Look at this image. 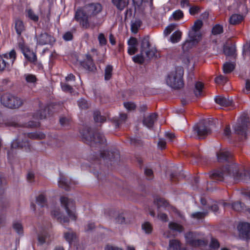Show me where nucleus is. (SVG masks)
Returning <instances> with one entry per match:
<instances>
[{"label": "nucleus", "instance_id": "6", "mask_svg": "<svg viewBox=\"0 0 250 250\" xmlns=\"http://www.w3.org/2000/svg\"><path fill=\"white\" fill-rule=\"evenodd\" d=\"M62 206L65 208L68 216L73 220H75L77 216L75 212V202L72 199L62 196L60 199Z\"/></svg>", "mask_w": 250, "mask_h": 250}, {"label": "nucleus", "instance_id": "24", "mask_svg": "<svg viewBox=\"0 0 250 250\" xmlns=\"http://www.w3.org/2000/svg\"><path fill=\"white\" fill-rule=\"evenodd\" d=\"M64 237L69 244L75 241L77 239V234L72 230L69 229L68 231L64 233Z\"/></svg>", "mask_w": 250, "mask_h": 250}, {"label": "nucleus", "instance_id": "18", "mask_svg": "<svg viewBox=\"0 0 250 250\" xmlns=\"http://www.w3.org/2000/svg\"><path fill=\"white\" fill-rule=\"evenodd\" d=\"M157 119V114L155 113H151L148 116L144 117L143 121V124L148 128H152Z\"/></svg>", "mask_w": 250, "mask_h": 250}, {"label": "nucleus", "instance_id": "35", "mask_svg": "<svg viewBox=\"0 0 250 250\" xmlns=\"http://www.w3.org/2000/svg\"><path fill=\"white\" fill-rule=\"evenodd\" d=\"M169 228L173 230L177 231L179 232L183 230V227L180 224L174 222H170L168 225Z\"/></svg>", "mask_w": 250, "mask_h": 250}, {"label": "nucleus", "instance_id": "9", "mask_svg": "<svg viewBox=\"0 0 250 250\" xmlns=\"http://www.w3.org/2000/svg\"><path fill=\"white\" fill-rule=\"evenodd\" d=\"M193 129L199 139H204L211 132V129L209 125L203 123H200L195 125Z\"/></svg>", "mask_w": 250, "mask_h": 250}, {"label": "nucleus", "instance_id": "8", "mask_svg": "<svg viewBox=\"0 0 250 250\" xmlns=\"http://www.w3.org/2000/svg\"><path fill=\"white\" fill-rule=\"evenodd\" d=\"M188 36L189 40L186 41L183 45V49L184 50H188L190 46L197 43L201 39L202 34L201 31L191 30L189 31Z\"/></svg>", "mask_w": 250, "mask_h": 250}, {"label": "nucleus", "instance_id": "62", "mask_svg": "<svg viewBox=\"0 0 250 250\" xmlns=\"http://www.w3.org/2000/svg\"><path fill=\"white\" fill-rule=\"evenodd\" d=\"M60 123L62 126H65L69 124L70 120L65 117H61L60 119Z\"/></svg>", "mask_w": 250, "mask_h": 250}, {"label": "nucleus", "instance_id": "1", "mask_svg": "<svg viewBox=\"0 0 250 250\" xmlns=\"http://www.w3.org/2000/svg\"><path fill=\"white\" fill-rule=\"evenodd\" d=\"M231 153L226 149L220 150L217 153L218 161L220 163L228 162L229 164L220 169L215 170L210 175V178L214 180L222 181L225 177H230L236 183L240 181L247 182L250 179L249 171L242 169L241 167L232 160Z\"/></svg>", "mask_w": 250, "mask_h": 250}, {"label": "nucleus", "instance_id": "13", "mask_svg": "<svg viewBox=\"0 0 250 250\" xmlns=\"http://www.w3.org/2000/svg\"><path fill=\"white\" fill-rule=\"evenodd\" d=\"M102 9L103 7L99 3H90L85 6V10L89 18L96 16L102 11Z\"/></svg>", "mask_w": 250, "mask_h": 250}, {"label": "nucleus", "instance_id": "30", "mask_svg": "<svg viewBox=\"0 0 250 250\" xmlns=\"http://www.w3.org/2000/svg\"><path fill=\"white\" fill-rule=\"evenodd\" d=\"M150 47V44L149 42V39L148 37L144 38L141 43V52L142 54H144V52L146 51V50L149 48Z\"/></svg>", "mask_w": 250, "mask_h": 250}, {"label": "nucleus", "instance_id": "49", "mask_svg": "<svg viewBox=\"0 0 250 250\" xmlns=\"http://www.w3.org/2000/svg\"><path fill=\"white\" fill-rule=\"evenodd\" d=\"M203 22L201 20H197L194 23L191 30L197 31H200V29L203 26Z\"/></svg>", "mask_w": 250, "mask_h": 250}, {"label": "nucleus", "instance_id": "31", "mask_svg": "<svg viewBox=\"0 0 250 250\" xmlns=\"http://www.w3.org/2000/svg\"><path fill=\"white\" fill-rule=\"evenodd\" d=\"M113 66L111 65H107L104 70V79L106 81L110 80L112 76Z\"/></svg>", "mask_w": 250, "mask_h": 250}, {"label": "nucleus", "instance_id": "5", "mask_svg": "<svg viewBox=\"0 0 250 250\" xmlns=\"http://www.w3.org/2000/svg\"><path fill=\"white\" fill-rule=\"evenodd\" d=\"M1 103L6 107L17 108L22 105L23 101L19 97L9 93H6L1 96Z\"/></svg>", "mask_w": 250, "mask_h": 250}, {"label": "nucleus", "instance_id": "60", "mask_svg": "<svg viewBox=\"0 0 250 250\" xmlns=\"http://www.w3.org/2000/svg\"><path fill=\"white\" fill-rule=\"evenodd\" d=\"M13 228L18 233H21L22 231V227L21 224L15 223L13 224Z\"/></svg>", "mask_w": 250, "mask_h": 250}, {"label": "nucleus", "instance_id": "2", "mask_svg": "<svg viewBox=\"0 0 250 250\" xmlns=\"http://www.w3.org/2000/svg\"><path fill=\"white\" fill-rule=\"evenodd\" d=\"M83 138L87 143L90 146L101 145H106V141L104 136L99 132L96 131L90 128H87L83 134Z\"/></svg>", "mask_w": 250, "mask_h": 250}, {"label": "nucleus", "instance_id": "63", "mask_svg": "<svg viewBox=\"0 0 250 250\" xmlns=\"http://www.w3.org/2000/svg\"><path fill=\"white\" fill-rule=\"evenodd\" d=\"M200 11L199 7L197 6H194L190 7L189 8V13L191 15H195L198 13Z\"/></svg>", "mask_w": 250, "mask_h": 250}, {"label": "nucleus", "instance_id": "50", "mask_svg": "<svg viewBox=\"0 0 250 250\" xmlns=\"http://www.w3.org/2000/svg\"><path fill=\"white\" fill-rule=\"evenodd\" d=\"M48 236V233L47 232H43L40 234L38 236V241L41 243H45L46 238Z\"/></svg>", "mask_w": 250, "mask_h": 250}, {"label": "nucleus", "instance_id": "43", "mask_svg": "<svg viewBox=\"0 0 250 250\" xmlns=\"http://www.w3.org/2000/svg\"><path fill=\"white\" fill-rule=\"evenodd\" d=\"M211 32L214 35L220 34L223 32V26L220 24H216L212 28Z\"/></svg>", "mask_w": 250, "mask_h": 250}, {"label": "nucleus", "instance_id": "59", "mask_svg": "<svg viewBox=\"0 0 250 250\" xmlns=\"http://www.w3.org/2000/svg\"><path fill=\"white\" fill-rule=\"evenodd\" d=\"M98 40L100 44L102 45H105L107 42L106 40L103 33H100L99 35Z\"/></svg>", "mask_w": 250, "mask_h": 250}, {"label": "nucleus", "instance_id": "27", "mask_svg": "<svg viewBox=\"0 0 250 250\" xmlns=\"http://www.w3.org/2000/svg\"><path fill=\"white\" fill-rule=\"evenodd\" d=\"M243 16L240 14H235L229 18V23L231 24L235 25L239 24L243 20Z\"/></svg>", "mask_w": 250, "mask_h": 250}, {"label": "nucleus", "instance_id": "41", "mask_svg": "<svg viewBox=\"0 0 250 250\" xmlns=\"http://www.w3.org/2000/svg\"><path fill=\"white\" fill-rule=\"evenodd\" d=\"M208 208L213 212H218L219 207L217 202L216 201H211L210 203L208 204Z\"/></svg>", "mask_w": 250, "mask_h": 250}, {"label": "nucleus", "instance_id": "38", "mask_svg": "<svg viewBox=\"0 0 250 250\" xmlns=\"http://www.w3.org/2000/svg\"><path fill=\"white\" fill-rule=\"evenodd\" d=\"M36 202L40 207H44L46 205V198L43 194H40L37 197Z\"/></svg>", "mask_w": 250, "mask_h": 250}, {"label": "nucleus", "instance_id": "61", "mask_svg": "<svg viewBox=\"0 0 250 250\" xmlns=\"http://www.w3.org/2000/svg\"><path fill=\"white\" fill-rule=\"evenodd\" d=\"M34 116H35V118L37 119H44L46 117L45 110H41L39 112L37 113Z\"/></svg>", "mask_w": 250, "mask_h": 250}, {"label": "nucleus", "instance_id": "10", "mask_svg": "<svg viewBox=\"0 0 250 250\" xmlns=\"http://www.w3.org/2000/svg\"><path fill=\"white\" fill-rule=\"evenodd\" d=\"M154 204L157 207L158 218L162 221L167 222L168 217L166 213H163L162 211L168 206V202L164 199L158 198L155 200Z\"/></svg>", "mask_w": 250, "mask_h": 250}, {"label": "nucleus", "instance_id": "47", "mask_svg": "<svg viewBox=\"0 0 250 250\" xmlns=\"http://www.w3.org/2000/svg\"><path fill=\"white\" fill-rule=\"evenodd\" d=\"M127 118V115L126 114L122 113L120 115V117L116 121V126L119 127L121 124L124 123Z\"/></svg>", "mask_w": 250, "mask_h": 250}, {"label": "nucleus", "instance_id": "3", "mask_svg": "<svg viewBox=\"0 0 250 250\" xmlns=\"http://www.w3.org/2000/svg\"><path fill=\"white\" fill-rule=\"evenodd\" d=\"M43 134L38 133H28L24 134L22 136H19L16 140L14 141L11 144V150L16 148H24L26 150H29L30 145L28 138L40 139H42L44 138Z\"/></svg>", "mask_w": 250, "mask_h": 250}, {"label": "nucleus", "instance_id": "53", "mask_svg": "<svg viewBox=\"0 0 250 250\" xmlns=\"http://www.w3.org/2000/svg\"><path fill=\"white\" fill-rule=\"evenodd\" d=\"M173 17L175 20H178L183 17L184 14L183 12L180 10H178L173 13Z\"/></svg>", "mask_w": 250, "mask_h": 250}, {"label": "nucleus", "instance_id": "36", "mask_svg": "<svg viewBox=\"0 0 250 250\" xmlns=\"http://www.w3.org/2000/svg\"><path fill=\"white\" fill-rule=\"evenodd\" d=\"M142 229L147 234H150L152 232L153 227L150 223L146 222L142 225Z\"/></svg>", "mask_w": 250, "mask_h": 250}, {"label": "nucleus", "instance_id": "34", "mask_svg": "<svg viewBox=\"0 0 250 250\" xmlns=\"http://www.w3.org/2000/svg\"><path fill=\"white\" fill-rule=\"evenodd\" d=\"M156 53V50L155 48H148L146 50V51L144 52V54L145 58L147 59H150L153 58Z\"/></svg>", "mask_w": 250, "mask_h": 250}, {"label": "nucleus", "instance_id": "54", "mask_svg": "<svg viewBox=\"0 0 250 250\" xmlns=\"http://www.w3.org/2000/svg\"><path fill=\"white\" fill-rule=\"evenodd\" d=\"M52 214L59 219L61 223H67L69 222V219L67 217L63 216V217H62L60 216L59 212H52Z\"/></svg>", "mask_w": 250, "mask_h": 250}, {"label": "nucleus", "instance_id": "42", "mask_svg": "<svg viewBox=\"0 0 250 250\" xmlns=\"http://www.w3.org/2000/svg\"><path fill=\"white\" fill-rule=\"evenodd\" d=\"M27 14L28 17L33 21L37 22L39 21V16L32 9H28Z\"/></svg>", "mask_w": 250, "mask_h": 250}, {"label": "nucleus", "instance_id": "15", "mask_svg": "<svg viewBox=\"0 0 250 250\" xmlns=\"http://www.w3.org/2000/svg\"><path fill=\"white\" fill-rule=\"evenodd\" d=\"M12 59L11 62L13 63L16 58V53L14 50H11L9 54H4L3 56L0 55V71H3L8 65V63L4 59L8 58Z\"/></svg>", "mask_w": 250, "mask_h": 250}, {"label": "nucleus", "instance_id": "48", "mask_svg": "<svg viewBox=\"0 0 250 250\" xmlns=\"http://www.w3.org/2000/svg\"><path fill=\"white\" fill-rule=\"evenodd\" d=\"M79 107L83 109H86L89 107V104L88 102L84 99H80L78 102Z\"/></svg>", "mask_w": 250, "mask_h": 250}, {"label": "nucleus", "instance_id": "44", "mask_svg": "<svg viewBox=\"0 0 250 250\" xmlns=\"http://www.w3.org/2000/svg\"><path fill=\"white\" fill-rule=\"evenodd\" d=\"M91 52L93 53V56H100L97 59V62L100 63H104V54H99L97 50L95 49H92Z\"/></svg>", "mask_w": 250, "mask_h": 250}, {"label": "nucleus", "instance_id": "7", "mask_svg": "<svg viewBox=\"0 0 250 250\" xmlns=\"http://www.w3.org/2000/svg\"><path fill=\"white\" fill-rule=\"evenodd\" d=\"M249 123V119L246 116H241L238 120V122L233 126L234 131L236 133L241 135L246 138L247 128L248 124Z\"/></svg>", "mask_w": 250, "mask_h": 250}, {"label": "nucleus", "instance_id": "4", "mask_svg": "<svg viewBox=\"0 0 250 250\" xmlns=\"http://www.w3.org/2000/svg\"><path fill=\"white\" fill-rule=\"evenodd\" d=\"M184 70L182 67H177L171 72L166 79L167 84L173 89H180L184 85L183 76Z\"/></svg>", "mask_w": 250, "mask_h": 250}, {"label": "nucleus", "instance_id": "11", "mask_svg": "<svg viewBox=\"0 0 250 250\" xmlns=\"http://www.w3.org/2000/svg\"><path fill=\"white\" fill-rule=\"evenodd\" d=\"M185 237L187 243L191 246H203L207 244L206 242L204 240L196 239L195 237V234L193 232H189L187 233L185 235Z\"/></svg>", "mask_w": 250, "mask_h": 250}, {"label": "nucleus", "instance_id": "14", "mask_svg": "<svg viewBox=\"0 0 250 250\" xmlns=\"http://www.w3.org/2000/svg\"><path fill=\"white\" fill-rule=\"evenodd\" d=\"M81 64L84 69L90 72H95L97 69L92 57L89 54L85 55V59L81 62Z\"/></svg>", "mask_w": 250, "mask_h": 250}, {"label": "nucleus", "instance_id": "16", "mask_svg": "<svg viewBox=\"0 0 250 250\" xmlns=\"http://www.w3.org/2000/svg\"><path fill=\"white\" fill-rule=\"evenodd\" d=\"M55 42L54 37L46 32L42 33L37 38V42L41 45L50 44Z\"/></svg>", "mask_w": 250, "mask_h": 250}, {"label": "nucleus", "instance_id": "64", "mask_svg": "<svg viewBox=\"0 0 250 250\" xmlns=\"http://www.w3.org/2000/svg\"><path fill=\"white\" fill-rule=\"evenodd\" d=\"M145 175L147 177L148 179H152L153 177V172L152 169L146 168L145 170Z\"/></svg>", "mask_w": 250, "mask_h": 250}, {"label": "nucleus", "instance_id": "58", "mask_svg": "<svg viewBox=\"0 0 250 250\" xmlns=\"http://www.w3.org/2000/svg\"><path fill=\"white\" fill-rule=\"evenodd\" d=\"M227 81L226 78L222 75H220L215 80V82L217 84H223Z\"/></svg>", "mask_w": 250, "mask_h": 250}, {"label": "nucleus", "instance_id": "46", "mask_svg": "<svg viewBox=\"0 0 250 250\" xmlns=\"http://www.w3.org/2000/svg\"><path fill=\"white\" fill-rule=\"evenodd\" d=\"M235 52L234 48L232 46H226L224 47V53L226 56H232Z\"/></svg>", "mask_w": 250, "mask_h": 250}, {"label": "nucleus", "instance_id": "40", "mask_svg": "<svg viewBox=\"0 0 250 250\" xmlns=\"http://www.w3.org/2000/svg\"><path fill=\"white\" fill-rule=\"evenodd\" d=\"M24 77L26 82L28 83H35L37 82V78L35 75L31 74H25Z\"/></svg>", "mask_w": 250, "mask_h": 250}, {"label": "nucleus", "instance_id": "29", "mask_svg": "<svg viewBox=\"0 0 250 250\" xmlns=\"http://www.w3.org/2000/svg\"><path fill=\"white\" fill-rule=\"evenodd\" d=\"M204 84L201 82H197L195 85L194 94L196 97H200L202 95V90Z\"/></svg>", "mask_w": 250, "mask_h": 250}, {"label": "nucleus", "instance_id": "28", "mask_svg": "<svg viewBox=\"0 0 250 250\" xmlns=\"http://www.w3.org/2000/svg\"><path fill=\"white\" fill-rule=\"evenodd\" d=\"M208 213V210L204 209L203 211L194 212L191 214L190 216L194 219H200L205 218Z\"/></svg>", "mask_w": 250, "mask_h": 250}, {"label": "nucleus", "instance_id": "20", "mask_svg": "<svg viewBox=\"0 0 250 250\" xmlns=\"http://www.w3.org/2000/svg\"><path fill=\"white\" fill-rule=\"evenodd\" d=\"M14 28L18 36L25 30V27L23 21L20 19H17L14 21Z\"/></svg>", "mask_w": 250, "mask_h": 250}, {"label": "nucleus", "instance_id": "25", "mask_svg": "<svg viewBox=\"0 0 250 250\" xmlns=\"http://www.w3.org/2000/svg\"><path fill=\"white\" fill-rule=\"evenodd\" d=\"M222 205L224 207H231V208L234 210L240 211L243 209V206L241 202L240 201L235 202L231 204L226 202H222Z\"/></svg>", "mask_w": 250, "mask_h": 250}, {"label": "nucleus", "instance_id": "51", "mask_svg": "<svg viewBox=\"0 0 250 250\" xmlns=\"http://www.w3.org/2000/svg\"><path fill=\"white\" fill-rule=\"evenodd\" d=\"M209 246L211 249H217L220 247V244L218 240L215 238H211Z\"/></svg>", "mask_w": 250, "mask_h": 250}, {"label": "nucleus", "instance_id": "19", "mask_svg": "<svg viewBox=\"0 0 250 250\" xmlns=\"http://www.w3.org/2000/svg\"><path fill=\"white\" fill-rule=\"evenodd\" d=\"M215 102L221 106H228L231 104L232 99L227 98L222 96H217L215 98Z\"/></svg>", "mask_w": 250, "mask_h": 250}, {"label": "nucleus", "instance_id": "17", "mask_svg": "<svg viewBox=\"0 0 250 250\" xmlns=\"http://www.w3.org/2000/svg\"><path fill=\"white\" fill-rule=\"evenodd\" d=\"M238 229L240 235L243 238L249 239L250 237V223H240L238 226Z\"/></svg>", "mask_w": 250, "mask_h": 250}, {"label": "nucleus", "instance_id": "23", "mask_svg": "<svg viewBox=\"0 0 250 250\" xmlns=\"http://www.w3.org/2000/svg\"><path fill=\"white\" fill-rule=\"evenodd\" d=\"M59 185L60 187L68 190L70 187V181L67 180L64 176L61 175L59 180Z\"/></svg>", "mask_w": 250, "mask_h": 250}, {"label": "nucleus", "instance_id": "45", "mask_svg": "<svg viewBox=\"0 0 250 250\" xmlns=\"http://www.w3.org/2000/svg\"><path fill=\"white\" fill-rule=\"evenodd\" d=\"M145 57L144 55V54H142L141 52L140 55H137L133 58V61L136 63H138L139 64H142L144 63L145 61Z\"/></svg>", "mask_w": 250, "mask_h": 250}, {"label": "nucleus", "instance_id": "21", "mask_svg": "<svg viewBox=\"0 0 250 250\" xmlns=\"http://www.w3.org/2000/svg\"><path fill=\"white\" fill-rule=\"evenodd\" d=\"M112 4L120 10L123 11L129 4V0H111Z\"/></svg>", "mask_w": 250, "mask_h": 250}, {"label": "nucleus", "instance_id": "33", "mask_svg": "<svg viewBox=\"0 0 250 250\" xmlns=\"http://www.w3.org/2000/svg\"><path fill=\"white\" fill-rule=\"evenodd\" d=\"M94 119L95 122L102 123L106 121V118L101 115L99 111H96L94 112Z\"/></svg>", "mask_w": 250, "mask_h": 250}, {"label": "nucleus", "instance_id": "56", "mask_svg": "<svg viewBox=\"0 0 250 250\" xmlns=\"http://www.w3.org/2000/svg\"><path fill=\"white\" fill-rule=\"evenodd\" d=\"M175 24H171L166 28L164 30V34L166 36L169 35L175 28Z\"/></svg>", "mask_w": 250, "mask_h": 250}, {"label": "nucleus", "instance_id": "55", "mask_svg": "<svg viewBox=\"0 0 250 250\" xmlns=\"http://www.w3.org/2000/svg\"><path fill=\"white\" fill-rule=\"evenodd\" d=\"M109 155V152L105 150L101 151L98 155V156H97L96 159H99L101 158H103L104 159H108L109 158V157L107 156Z\"/></svg>", "mask_w": 250, "mask_h": 250}, {"label": "nucleus", "instance_id": "26", "mask_svg": "<svg viewBox=\"0 0 250 250\" xmlns=\"http://www.w3.org/2000/svg\"><path fill=\"white\" fill-rule=\"evenodd\" d=\"M23 55L26 59L30 62L35 63L37 62V58L36 54L30 50H26L24 52Z\"/></svg>", "mask_w": 250, "mask_h": 250}, {"label": "nucleus", "instance_id": "12", "mask_svg": "<svg viewBox=\"0 0 250 250\" xmlns=\"http://www.w3.org/2000/svg\"><path fill=\"white\" fill-rule=\"evenodd\" d=\"M89 18L87 13L81 9H78L75 15V19L79 21L83 27L87 28L89 25L88 18Z\"/></svg>", "mask_w": 250, "mask_h": 250}, {"label": "nucleus", "instance_id": "37", "mask_svg": "<svg viewBox=\"0 0 250 250\" xmlns=\"http://www.w3.org/2000/svg\"><path fill=\"white\" fill-rule=\"evenodd\" d=\"M235 68L233 63L230 62H226L223 65V71L225 73H229L232 72Z\"/></svg>", "mask_w": 250, "mask_h": 250}, {"label": "nucleus", "instance_id": "39", "mask_svg": "<svg viewBox=\"0 0 250 250\" xmlns=\"http://www.w3.org/2000/svg\"><path fill=\"white\" fill-rule=\"evenodd\" d=\"M141 21L140 20H137L133 22H132L131 25V31L134 33H136L138 31V28L140 27Z\"/></svg>", "mask_w": 250, "mask_h": 250}, {"label": "nucleus", "instance_id": "22", "mask_svg": "<svg viewBox=\"0 0 250 250\" xmlns=\"http://www.w3.org/2000/svg\"><path fill=\"white\" fill-rule=\"evenodd\" d=\"M168 250H187L186 248H181V245L178 240L173 239L169 241Z\"/></svg>", "mask_w": 250, "mask_h": 250}, {"label": "nucleus", "instance_id": "32", "mask_svg": "<svg viewBox=\"0 0 250 250\" xmlns=\"http://www.w3.org/2000/svg\"><path fill=\"white\" fill-rule=\"evenodd\" d=\"M181 36L182 32L181 31H175L171 36L170 40L172 43L177 42L181 40Z\"/></svg>", "mask_w": 250, "mask_h": 250}, {"label": "nucleus", "instance_id": "57", "mask_svg": "<svg viewBox=\"0 0 250 250\" xmlns=\"http://www.w3.org/2000/svg\"><path fill=\"white\" fill-rule=\"evenodd\" d=\"M124 106L128 110H134L136 108L135 104L131 102L125 103Z\"/></svg>", "mask_w": 250, "mask_h": 250}, {"label": "nucleus", "instance_id": "52", "mask_svg": "<svg viewBox=\"0 0 250 250\" xmlns=\"http://www.w3.org/2000/svg\"><path fill=\"white\" fill-rule=\"evenodd\" d=\"M130 141L131 144L136 146H141L143 145V142L139 138H131Z\"/></svg>", "mask_w": 250, "mask_h": 250}]
</instances>
